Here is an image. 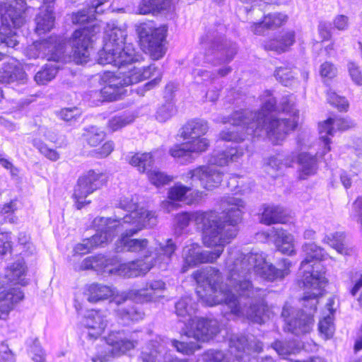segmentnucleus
<instances>
[{
    "label": "nucleus",
    "instance_id": "26",
    "mask_svg": "<svg viewBox=\"0 0 362 362\" xmlns=\"http://www.w3.org/2000/svg\"><path fill=\"white\" fill-rule=\"evenodd\" d=\"M206 151L205 141H200L199 144L189 141L182 144H177L172 147L169 152L170 155L180 160L181 163L190 162L192 160V153Z\"/></svg>",
    "mask_w": 362,
    "mask_h": 362
},
{
    "label": "nucleus",
    "instance_id": "9",
    "mask_svg": "<svg viewBox=\"0 0 362 362\" xmlns=\"http://www.w3.org/2000/svg\"><path fill=\"white\" fill-rule=\"evenodd\" d=\"M137 200L136 196L124 197L121 199L119 207L130 212V214L119 219H111L104 217L95 218V226L102 230L103 227H107L108 229L115 231V230H119L120 228H125V226L156 221V217H154V214L151 211H143L142 209L139 211Z\"/></svg>",
    "mask_w": 362,
    "mask_h": 362
},
{
    "label": "nucleus",
    "instance_id": "57",
    "mask_svg": "<svg viewBox=\"0 0 362 362\" xmlns=\"http://www.w3.org/2000/svg\"><path fill=\"white\" fill-rule=\"evenodd\" d=\"M30 352L32 354V359L33 362H45V354L42 349L39 340L35 339L30 347Z\"/></svg>",
    "mask_w": 362,
    "mask_h": 362
},
{
    "label": "nucleus",
    "instance_id": "35",
    "mask_svg": "<svg viewBox=\"0 0 362 362\" xmlns=\"http://www.w3.org/2000/svg\"><path fill=\"white\" fill-rule=\"evenodd\" d=\"M154 160L150 153H136L129 160V163L138 168L141 173H146L149 175V177L152 178V175L157 176V171L152 170Z\"/></svg>",
    "mask_w": 362,
    "mask_h": 362
},
{
    "label": "nucleus",
    "instance_id": "10",
    "mask_svg": "<svg viewBox=\"0 0 362 362\" xmlns=\"http://www.w3.org/2000/svg\"><path fill=\"white\" fill-rule=\"evenodd\" d=\"M1 26L0 27V61L6 53V47H14L18 41L11 28H19L25 23L23 13L17 9L13 4L6 1L0 4Z\"/></svg>",
    "mask_w": 362,
    "mask_h": 362
},
{
    "label": "nucleus",
    "instance_id": "34",
    "mask_svg": "<svg viewBox=\"0 0 362 362\" xmlns=\"http://www.w3.org/2000/svg\"><path fill=\"white\" fill-rule=\"evenodd\" d=\"M260 222L266 225L284 223L286 218L282 207L274 205H264Z\"/></svg>",
    "mask_w": 362,
    "mask_h": 362
},
{
    "label": "nucleus",
    "instance_id": "16",
    "mask_svg": "<svg viewBox=\"0 0 362 362\" xmlns=\"http://www.w3.org/2000/svg\"><path fill=\"white\" fill-rule=\"evenodd\" d=\"M156 221H153L151 222L125 226V228H120L119 230H115V231L112 230L114 236L118 232H122L121 236L119 239V243L122 247L121 250H125L128 252L141 254L146 258L151 256V250L148 247V241L147 239H136L130 238V237L137 233L143 227L146 226H151L156 224Z\"/></svg>",
    "mask_w": 362,
    "mask_h": 362
},
{
    "label": "nucleus",
    "instance_id": "11",
    "mask_svg": "<svg viewBox=\"0 0 362 362\" xmlns=\"http://www.w3.org/2000/svg\"><path fill=\"white\" fill-rule=\"evenodd\" d=\"M296 159L300 165L299 178L300 180H306L308 176L316 173L317 168L316 156L305 152L299 153L297 157L295 153L292 152L285 160L284 163L279 157L272 156L265 166V171L271 178L277 179L282 173L283 167L291 165Z\"/></svg>",
    "mask_w": 362,
    "mask_h": 362
},
{
    "label": "nucleus",
    "instance_id": "7",
    "mask_svg": "<svg viewBox=\"0 0 362 362\" xmlns=\"http://www.w3.org/2000/svg\"><path fill=\"white\" fill-rule=\"evenodd\" d=\"M225 26L218 23L211 27L201 38L205 60L214 65L228 63L237 53L235 43L224 39Z\"/></svg>",
    "mask_w": 362,
    "mask_h": 362
},
{
    "label": "nucleus",
    "instance_id": "29",
    "mask_svg": "<svg viewBox=\"0 0 362 362\" xmlns=\"http://www.w3.org/2000/svg\"><path fill=\"white\" fill-rule=\"evenodd\" d=\"M287 18V16L282 13H269L264 16L262 21L253 25L252 30L256 35H263L265 29H274L280 27L286 22Z\"/></svg>",
    "mask_w": 362,
    "mask_h": 362
},
{
    "label": "nucleus",
    "instance_id": "38",
    "mask_svg": "<svg viewBox=\"0 0 362 362\" xmlns=\"http://www.w3.org/2000/svg\"><path fill=\"white\" fill-rule=\"evenodd\" d=\"M25 72L23 69L13 63L5 64L0 69V83H10L16 81H23Z\"/></svg>",
    "mask_w": 362,
    "mask_h": 362
},
{
    "label": "nucleus",
    "instance_id": "17",
    "mask_svg": "<svg viewBox=\"0 0 362 362\" xmlns=\"http://www.w3.org/2000/svg\"><path fill=\"white\" fill-rule=\"evenodd\" d=\"M222 221L216 211H194L183 212L177 214L174 218L175 226L177 228L182 230L188 226L189 222L193 221L197 225H202L203 234H205V228L207 226L211 228L223 229L228 228V224Z\"/></svg>",
    "mask_w": 362,
    "mask_h": 362
},
{
    "label": "nucleus",
    "instance_id": "41",
    "mask_svg": "<svg viewBox=\"0 0 362 362\" xmlns=\"http://www.w3.org/2000/svg\"><path fill=\"white\" fill-rule=\"evenodd\" d=\"M103 12H98L95 11V8L93 7V2L91 5L87 8H83L78 12L73 13L71 20L74 24L83 25L85 23L90 24L95 21V14L102 13Z\"/></svg>",
    "mask_w": 362,
    "mask_h": 362
},
{
    "label": "nucleus",
    "instance_id": "19",
    "mask_svg": "<svg viewBox=\"0 0 362 362\" xmlns=\"http://www.w3.org/2000/svg\"><path fill=\"white\" fill-rule=\"evenodd\" d=\"M354 126V122L348 118L335 117L328 118L326 121L319 124L320 139L323 143L322 156L330 151V139L336 130L344 131Z\"/></svg>",
    "mask_w": 362,
    "mask_h": 362
},
{
    "label": "nucleus",
    "instance_id": "40",
    "mask_svg": "<svg viewBox=\"0 0 362 362\" xmlns=\"http://www.w3.org/2000/svg\"><path fill=\"white\" fill-rule=\"evenodd\" d=\"M196 308L190 297H185L181 298L175 304V312L178 317L182 318L181 320L191 321L192 315L194 313Z\"/></svg>",
    "mask_w": 362,
    "mask_h": 362
},
{
    "label": "nucleus",
    "instance_id": "62",
    "mask_svg": "<svg viewBox=\"0 0 362 362\" xmlns=\"http://www.w3.org/2000/svg\"><path fill=\"white\" fill-rule=\"evenodd\" d=\"M168 33L167 25H160V59L162 58L168 50V42L166 40Z\"/></svg>",
    "mask_w": 362,
    "mask_h": 362
},
{
    "label": "nucleus",
    "instance_id": "20",
    "mask_svg": "<svg viewBox=\"0 0 362 362\" xmlns=\"http://www.w3.org/2000/svg\"><path fill=\"white\" fill-rule=\"evenodd\" d=\"M137 32L141 49L153 59H158V29L151 23H143Z\"/></svg>",
    "mask_w": 362,
    "mask_h": 362
},
{
    "label": "nucleus",
    "instance_id": "13",
    "mask_svg": "<svg viewBox=\"0 0 362 362\" xmlns=\"http://www.w3.org/2000/svg\"><path fill=\"white\" fill-rule=\"evenodd\" d=\"M248 340L245 336L233 335L229 341L230 356L226 355L222 351L211 349L204 353L202 356L204 362H234L242 360L246 350L252 349L259 352L262 349L260 341Z\"/></svg>",
    "mask_w": 362,
    "mask_h": 362
},
{
    "label": "nucleus",
    "instance_id": "53",
    "mask_svg": "<svg viewBox=\"0 0 362 362\" xmlns=\"http://www.w3.org/2000/svg\"><path fill=\"white\" fill-rule=\"evenodd\" d=\"M350 218L357 222L362 230V197H358L352 204Z\"/></svg>",
    "mask_w": 362,
    "mask_h": 362
},
{
    "label": "nucleus",
    "instance_id": "50",
    "mask_svg": "<svg viewBox=\"0 0 362 362\" xmlns=\"http://www.w3.org/2000/svg\"><path fill=\"white\" fill-rule=\"evenodd\" d=\"M86 136L88 143L90 146H96L104 140L105 134L103 131L92 127L88 130Z\"/></svg>",
    "mask_w": 362,
    "mask_h": 362
},
{
    "label": "nucleus",
    "instance_id": "33",
    "mask_svg": "<svg viewBox=\"0 0 362 362\" xmlns=\"http://www.w3.org/2000/svg\"><path fill=\"white\" fill-rule=\"evenodd\" d=\"M202 192L182 185H177L171 188L169 192V198L170 199L183 201L187 204H192L202 197Z\"/></svg>",
    "mask_w": 362,
    "mask_h": 362
},
{
    "label": "nucleus",
    "instance_id": "31",
    "mask_svg": "<svg viewBox=\"0 0 362 362\" xmlns=\"http://www.w3.org/2000/svg\"><path fill=\"white\" fill-rule=\"evenodd\" d=\"M101 182H77L74 187V198L77 209H81L90 201H86L87 196L100 187Z\"/></svg>",
    "mask_w": 362,
    "mask_h": 362
},
{
    "label": "nucleus",
    "instance_id": "21",
    "mask_svg": "<svg viewBox=\"0 0 362 362\" xmlns=\"http://www.w3.org/2000/svg\"><path fill=\"white\" fill-rule=\"evenodd\" d=\"M209 126L206 121L202 119H193L187 122L180 129V135L184 140H189V143L199 144L200 141H205L206 150L209 146V141L202 137L208 131Z\"/></svg>",
    "mask_w": 362,
    "mask_h": 362
},
{
    "label": "nucleus",
    "instance_id": "51",
    "mask_svg": "<svg viewBox=\"0 0 362 362\" xmlns=\"http://www.w3.org/2000/svg\"><path fill=\"white\" fill-rule=\"evenodd\" d=\"M33 144V146L48 159L52 161H56L59 158V154L56 150L48 148L45 144L42 143L40 140L34 139Z\"/></svg>",
    "mask_w": 362,
    "mask_h": 362
},
{
    "label": "nucleus",
    "instance_id": "37",
    "mask_svg": "<svg viewBox=\"0 0 362 362\" xmlns=\"http://www.w3.org/2000/svg\"><path fill=\"white\" fill-rule=\"evenodd\" d=\"M295 42L294 31H288L283 33L279 37L270 40L266 45L267 49L281 53L288 49Z\"/></svg>",
    "mask_w": 362,
    "mask_h": 362
},
{
    "label": "nucleus",
    "instance_id": "27",
    "mask_svg": "<svg viewBox=\"0 0 362 362\" xmlns=\"http://www.w3.org/2000/svg\"><path fill=\"white\" fill-rule=\"evenodd\" d=\"M123 303L117 305L119 307L115 310L117 320L120 324L129 325L143 319L144 313L139 306L132 303L127 305H122Z\"/></svg>",
    "mask_w": 362,
    "mask_h": 362
},
{
    "label": "nucleus",
    "instance_id": "52",
    "mask_svg": "<svg viewBox=\"0 0 362 362\" xmlns=\"http://www.w3.org/2000/svg\"><path fill=\"white\" fill-rule=\"evenodd\" d=\"M327 100L332 105L337 107L339 111H346L348 109L349 103L346 99L337 95L334 92L328 93Z\"/></svg>",
    "mask_w": 362,
    "mask_h": 362
},
{
    "label": "nucleus",
    "instance_id": "43",
    "mask_svg": "<svg viewBox=\"0 0 362 362\" xmlns=\"http://www.w3.org/2000/svg\"><path fill=\"white\" fill-rule=\"evenodd\" d=\"M345 234L344 232H336L326 235L323 243L328 244L340 254H346V250L344 244Z\"/></svg>",
    "mask_w": 362,
    "mask_h": 362
},
{
    "label": "nucleus",
    "instance_id": "12",
    "mask_svg": "<svg viewBox=\"0 0 362 362\" xmlns=\"http://www.w3.org/2000/svg\"><path fill=\"white\" fill-rule=\"evenodd\" d=\"M147 289L136 290L132 289L119 294L116 293L115 288L100 284H91L88 285L85 291L87 300L90 303H98L107 300L112 297V301L117 305H120L127 300H148L151 293H146Z\"/></svg>",
    "mask_w": 362,
    "mask_h": 362
},
{
    "label": "nucleus",
    "instance_id": "6",
    "mask_svg": "<svg viewBox=\"0 0 362 362\" xmlns=\"http://www.w3.org/2000/svg\"><path fill=\"white\" fill-rule=\"evenodd\" d=\"M228 151L214 152L211 157L209 165H202L188 171L186 177L193 181H227L239 179L238 175L223 173L218 166L227 165L230 161H236L243 156L236 144H232Z\"/></svg>",
    "mask_w": 362,
    "mask_h": 362
},
{
    "label": "nucleus",
    "instance_id": "30",
    "mask_svg": "<svg viewBox=\"0 0 362 362\" xmlns=\"http://www.w3.org/2000/svg\"><path fill=\"white\" fill-rule=\"evenodd\" d=\"M25 275L26 266L23 259H18L7 267L4 273V277L7 279L8 282L22 286L27 284Z\"/></svg>",
    "mask_w": 362,
    "mask_h": 362
},
{
    "label": "nucleus",
    "instance_id": "28",
    "mask_svg": "<svg viewBox=\"0 0 362 362\" xmlns=\"http://www.w3.org/2000/svg\"><path fill=\"white\" fill-rule=\"evenodd\" d=\"M272 233L274 234V243L279 252L287 255L296 253L295 239L292 234L282 228H272Z\"/></svg>",
    "mask_w": 362,
    "mask_h": 362
},
{
    "label": "nucleus",
    "instance_id": "32",
    "mask_svg": "<svg viewBox=\"0 0 362 362\" xmlns=\"http://www.w3.org/2000/svg\"><path fill=\"white\" fill-rule=\"evenodd\" d=\"M55 17L52 6H44L36 16V32L40 35L49 31L54 26Z\"/></svg>",
    "mask_w": 362,
    "mask_h": 362
},
{
    "label": "nucleus",
    "instance_id": "8",
    "mask_svg": "<svg viewBox=\"0 0 362 362\" xmlns=\"http://www.w3.org/2000/svg\"><path fill=\"white\" fill-rule=\"evenodd\" d=\"M113 259H107L104 255L88 257L83 259L81 267L82 269H93L98 272L117 273L120 276L132 278L146 274L153 267V264L148 259H136L127 263L120 264L112 268Z\"/></svg>",
    "mask_w": 362,
    "mask_h": 362
},
{
    "label": "nucleus",
    "instance_id": "61",
    "mask_svg": "<svg viewBox=\"0 0 362 362\" xmlns=\"http://www.w3.org/2000/svg\"><path fill=\"white\" fill-rule=\"evenodd\" d=\"M337 68L331 62H325L320 66V74L323 78H334L337 75Z\"/></svg>",
    "mask_w": 362,
    "mask_h": 362
},
{
    "label": "nucleus",
    "instance_id": "56",
    "mask_svg": "<svg viewBox=\"0 0 362 362\" xmlns=\"http://www.w3.org/2000/svg\"><path fill=\"white\" fill-rule=\"evenodd\" d=\"M174 0H160V16L164 15L165 18L171 19L174 17Z\"/></svg>",
    "mask_w": 362,
    "mask_h": 362
},
{
    "label": "nucleus",
    "instance_id": "3",
    "mask_svg": "<svg viewBox=\"0 0 362 362\" xmlns=\"http://www.w3.org/2000/svg\"><path fill=\"white\" fill-rule=\"evenodd\" d=\"M304 259L300 264L299 285L305 288L315 290L311 294L304 296L303 300L308 313L294 310L286 303L283 308L281 316L286 323L285 330L296 335L308 333L313 325V314L317 304V297L321 293L320 288L326 284L325 271L317 261L322 260L327 254L315 243H305L302 247Z\"/></svg>",
    "mask_w": 362,
    "mask_h": 362
},
{
    "label": "nucleus",
    "instance_id": "59",
    "mask_svg": "<svg viewBox=\"0 0 362 362\" xmlns=\"http://www.w3.org/2000/svg\"><path fill=\"white\" fill-rule=\"evenodd\" d=\"M81 115V111L78 107L64 108L59 112L62 119L70 122L76 119Z\"/></svg>",
    "mask_w": 362,
    "mask_h": 362
},
{
    "label": "nucleus",
    "instance_id": "23",
    "mask_svg": "<svg viewBox=\"0 0 362 362\" xmlns=\"http://www.w3.org/2000/svg\"><path fill=\"white\" fill-rule=\"evenodd\" d=\"M83 323L88 329V337L95 339L104 332L107 325V320L103 312L92 310L86 315Z\"/></svg>",
    "mask_w": 362,
    "mask_h": 362
},
{
    "label": "nucleus",
    "instance_id": "5",
    "mask_svg": "<svg viewBox=\"0 0 362 362\" xmlns=\"http://www.w3.org/2000/svg\"><path fill=\"white\" fill-rule=\"evenodd\" d=\"M127 35L125 28L115 23L107 24L105 29L104 45L98 53V62L100 64H113L122 69L126 64L138 60L135 49L132 44H125Z\"/></svg>",
    "mask_w": 362,
    "mask_h": 362
},
{
    "label": "nucleus",
    "instance_id": "1",
    "mask_svg": "<svg viewBox=\"0 0 362 362\" xmlns=\"http://www.w3.org/2000/svg\"><path fill=\"white\" fill-rule=\"evenodd\" d=\"M226 264L229 272L228 281L233 289L221 284L222 276L218 269L209 267L192 274L198 285L197 296L209 306L225 303L230 314L235 317L264 323L272 313L263 301L256 304L251 302L250 298L254 296V289L246 274L253 271L268 281L282 280L289 274L291 262L283 259V268L277 269L266 261L262 252L252 251L244 255L237 248H230Z\"/></svg>",
    "mask_w": 362,
    "mask_h": 362
},
{
    "label": "nucleus",
    "instance_id": "48",
    "mask_svg": "<svg viewBox=\"0 0 362 362\" xmlns=\"http://www.w3.org/2000/svg\"><path fill=\"white\" fill-rule=\"evenodd\" d=\"M110 178V174L107 172L89 170L79 177L78 181H105Z\"/></svg>",
    "mask_w": 362,
    "mask_h": 362
},
{
    "label": "nucleus",
    "instance_id": "24",
    "mask_svg": "<svg viewBox=\"0 0 362 362\" xmlns=\"http://www.w3.org/2000/svg\"><path fill=\"white\" fill-rule=\"evenodd\" d=\"M106 343L112 346L113 355L124 354L137 345V341L125 337L124 332H111L105 338Z\"/></svg>",
    "mask_w": 362,
    "mask_h": 362
},
{
    "label": "nucleus",
    "instance_id": "25",
    "mask_svg": "<svg viewBox=\"0 0 362 362\" xmlns=\"http://www.w3.org/2000/svg\"><path fill=\"white\" fill-rule=\"evenodd\" d=\"M122 73V71L117 75L108 73L103 77L106 84L101 90V93L110 100H117L121 95L120 88L127 86L124 84Z\"/></svg>",
    "mask_w": 362,
    "mask_h": 362
},
{
    "label": "nucleus",
    "instance_id": "44",
    "mask_svg": "<svg viewBox=\"0 0 362 362\" xmlns=\"http://www.w3.org/2000/svg\"><path fill=\"white\" fill-rule=\"evenodd\" d=\"M274 76L277 81L285 86H291L296 82V74L288 66H280L276 68Z\"/></svg>",
    "mask_w": 362,
    "mask_h": 362
},
{
    "label": "nucleus",
    "instance_id": "45",
    "mask_svg": "<svg viewBox=\"0 0 362 362\" xmlns=\"http://www.w3.org/2000/svg\"><path fill=\"white\" fill-rule=\"evenodd\" d=\"M272 348L276 351L278 355L282 358H285L298 351L300 346L296 345L293 341H276L272 344Z\"/></svg>",
    "mask_w": 362,
    "mask_h": 362
},
{
    "label": "nucleus",
    "instance_id": "18",
    "mask_svg": "<svg viewBox=\"0 0 362 362\" xmlns=\"http://www.w3.org/2000/svg\"><path fill=\"white\" fill-rule=\"evenodd\" d=\"M187 327L185 335L194 339L198 343L208 341L219 332L218 322L214 319L194 318Z\"/></svg>",
    "mask_w": 362,
    "mask_h": 362
},
{
    "label": "nucleus",
    "instance_id": "63",
    "mask_svg": "<svg viewBox=\"0 0 362 362\" xmlns=\"http://www.w3.org/2000/svg\"><path fill=\"white\" fill-rule=\"evenodd\" d=\"M0 165L3 168L9 170L10 173L13 176H17L19 173V169L14 166L13 163L8 159L6 158L3 154H0Z\"/></svg>",
    "mask_w": 362,
    "mask_h": 362
},
{
    "label": "nucleus",
    "instance_id": "54",
    "mask_svg": "<svg viewBox=\"0 0 362 362\" xmlns=\"http://www.w3.org/2000/svg\"><path fill=\"white\" fill-rule=\"evenodd\" d=\"M175 250V245L170 239H168L164 246L160 247V262L168 264Z\"/></svg>",
    "mask_w": 362,
    "mask_h": 362
},
{
    "label": "nucleus",
    "instance_id": "42",
    "mask_svg": "<svg viewBox=\"0 0 362 362\" xmlns=\"http://www.w3.org/2000/svg\"><path fill=\"white\" fill-rule=\"evenodd\" d=\"M59 68V65L47 64L42 70L35 74V81L40 85L46 84L56 76Z\"/></svg>",
    "mask_w": 362,
    "mask_h": 362
},
{
    "label": "nucleus",
    "instance_id": "39",
    "mask_svg": "<svg viewBox=\"0 0 362 362\" xmlns=\"http://www.w3.org/2000/svg\"><path fill=\"white\" fill-rule=\"evenodd\" d=\"M124 76V84L127 86L137 83L146 80L150 76L149 67L131 66L127 71H122Z\"/></svg>",
    "mask_w": 362,
    "mask_h": 362
},
{
    "label": "nucleus",
    "instance_id": "64",
    "mask_svg": "<svg viewBox=\"0 0 362 362\" xmlns=\"http://www.w3.org/2000/svg\"><path fill=\"white\" fill-rule=\"evenodd\" d=\"M318 32L322 40H328L331 37L330 24L320 22L318 25Z\"/></svg>",
    "mask_w": 362,
    "mask_h": 362
},
{
    "label": "nucleus",
    "instance_id": "4",
    "mask_svg": "<svg viewBox=\"0 0 362 362\" xmlns=\"http://www.w3.org/2000/svg\"><path fill=\"white\" fill-rule=\"evenodd\" d=\"M245 202L238 197H228L221 201L223 218L228 228L218 229L207 226L203 235V244L213 250H202L197 243L186 245L182 250L184 264L182 272L199 264L213 263L222 255L224 248L238 234L237 226L242 222L245 210Z\"/></svg>",
    "mask_w": 362,
    "mask_h": 362
},
{
    "label": "nucleus",
    "instance_id": "22",
    "mask_svg": "<svg viewBox=\"0 0 362 362\" xmlns=\"http://www.w3.org/2000/svg\"><path fill=\"white\" fill-rule=\"evenodd\" d=\"M93 226L96 228L97 233L90 238L84 239L82 243L76 245L74 251L78 255H86L91 250L97 248L99 246H103L104 244L111 241L114 237V233L107 227H103V230L100 229L95 224L93 221Z\"/></svg>",
    "mask_w": 362,
    "mask_h": 362
},
{
    "label": "nucleus",
    "instance_id": "14",
    "mask_svg": "<svg viewBox=\"0 0 362 362\" xmlns=\"http://www.w3.org/2000/svg\"><path fill=\"white\" fill-rule=\"evenodd\" d=\"M64 42L57 37L36 41L26 49V56L30 59L46 58L49 62L64 63L69 57L65 54Z\"/></svg>",
    "mask_w": 362,
    "mask_h": 362
},
{
    "label": "nucleus",
    "instance_id": "58",
    "mask_svg": "<svg viewBox=\"0 0 362 362\" xmlns=\"http://www.w3.org/2000/svg\"><path fill=\"white\" fill-rule=\"evenodd\" d=\"M348 71L352 81L357 86H362V74L359 66L354 62H349Z\"/></svg>",
    "mask_w": 362,
    "mask_h": 362
},
{
    "label": "nucleus",
    "instance_id": "46",
    "mask_svg": "<svg viewBox=\"0 0 362 362\" xmlns=\"http://www.w3.org/2000/svg\"><path fill=\"white\" fill-rule=\"evenodd\" d=\"M171 344L178 352L184 354L190 355L195 351L200 349V345L196 341H180L171 340Z\"/></svg>",
    "mask_w": 362,
    "mask_h": 362
},
{
    "label": "nucleus",
    "instance_id": "47",
    "mask_svg": "<svg viewBox=\"0 0 362 362\" xmlns=\"http://www.w3.org/2000/svg\"><path fill=\"white\" fill-rule=\"evenodd\" d=\"M318 329L320 334L323 336L325 339H329L333 336L334 327L332 319L329 315L320 321Z\"/></svg>",
    "mask_w": 362,
    "mask_h": 362
},
{
    "label": "nucleus",
    "instance_id": "36",
    "mask_svg": "<svg viewBox=\"0 0 362 362\" xmlns=\"http://www.w3.org/2000/svg\"><path fill=\"white\" fill-rule=\"evenodd\" d=\"M175 88L173 83H169L165 86L163 96L165 104L160 107V122L168 120L175 113L173 102Z\"/></svg>",
    "mask_w": 362,
    "mask_h": 362
},
{
    "label": "nucleus",
    "instance_id": "2",
    "mask_svg": "<svg viewBox=\"0 0 362 362\" xmlns=\"http://www.w3.org/2000/svg\"><path fill=\"white\" fill-rule=\"evenodd\" d=\"M261 110L252 112L242 110L223 119L231 127L220 133L222 140L238 143L246 139H253L266 134L274 145H280L286 135L298 125V110L295 107L293 95L284 96L279 105L270 92L267 91Z\"/></svg>",
    "mask_w": 362,
    "mask_h": 362
},
{
    "label": "nucleus",
    "instance_id": "60",
    "mask_svg": "<svg viewBox=\"0 0 362 362\" xmlns=\"http://www.w3.org/2000/svg\"><path fill=\"white\" fill-rule=\"evenodd\" d=\"M11 250V233L7 232L0 233V254L5 255Z\"/></svg>",
    "mask_w": 362,
    "mask_h": 362
},
{
    "label": "nucleus",
    "instance_id": "15",
    "mask_svg": "<svg viewBox=\"0 0 362 362\" xmlns=\"http://www.w3.org/2000/svg\"><path fill=\"white\" fill-rule=\"evenodd\" d=\"M100 25L95 21L93 24L74 31L70 43L74 59L77 64H82L88 61L94 38L100 32Z\"/></svg>",
    "mask_w": 362,
    "mask_h": 362
},
{
    "label": "nucleus",
    "instance_id": "55",
    "mask_svg": "<svg viewBox=\"0 0 362 362\" xmlns=\"http://www.w3.org/2000/svg\"><path fill=\"white\" fill-rule=\"evenodd\" d=\"M158 0H142L139 6V13L146 15L158 12Z\"/></svg>",
    "mask_w": 362,
    "mask_h": 362
},
{
    "label": "nucleus",
    "instance_id": "49",
    "mask_svg": "<svg viewBox=\"0 0 362 362\" xmlns=\"http://www.w3.org/2000/svg\"><path fill=\"white\" fill-rule=\"evenodd\" d=\"M133 120L132 116H117L109 120L107 127L111 132H115L129 124Z\"/></svg>",
    "mask_w": 362,
    "mask_h": 362
}]
</instances>
